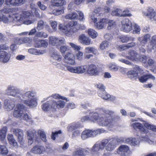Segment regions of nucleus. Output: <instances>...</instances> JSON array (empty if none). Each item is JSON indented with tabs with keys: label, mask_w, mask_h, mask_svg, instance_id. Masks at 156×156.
Returning a JSON list of instances; mask_svg holds the SVG:
<instances>
[{
	"label": "nucleus",
	"mask_w": 156,
	"mask_h": 156,
	"mask_svg": "<svg viewBox=\"0 0 156 156\" xmlns=\"http://www.w3.org/2000/svg\"><path fill=\"white\" fill-rule=\"evenodd\" d=\"M5 94L9 96L16 98L19 102H22L30 108L36 107L37 105L36 98L37 93L35 90H29L22 94L20 90L13 85H9L5 90Z\"/></svg>",
	"instance_id": "f257e3e1"
},
{
	"label": "nucleus",
	"mask_w": 156,
	"mask_h": 156,
	"mask_svg": "<svg viewBox=\"0 0 156 156\" xmlns=\"http://www.w3.org/2000/svg\"><path fill=\"white\" fill-rule=\"evenodd\" d=\"M97 112H89L90 121L93 122H97L101 126L111 127L114 125L113 123L109 122V117L106 116V115L113 113L112 112L108 111L104 108H97Z\"/></svg>",
	"instance_id": "f03ea898"
},
{
	"label": "nucleus",
	"mask_w": 156,
	"mask_h": 156,
	"mask_svg": "<svg viewBox=\"0 0 156 156\" xmlns=\"http://www.w3.org/2000/svg\"><path fill=\"white\" fill-rule=\"evenodd\" d=\"M102 9L101 7H98L94 9L90 14V18L94 24V27L98 29H101L105 27L108 20L107 19L103 18L100 19V20L97 22L98 19V16H102L103 14L101 12Z\"/></svg>",
	"instance_id": "7ed1b4c3"
},
{
	"label": "nucleus",
	"mask_w": 156,
	"mask_h": 156,
	"mask_svg": "<svg viewBox=\"0 0 156 156\" xmlns=\"http://www.w3.org/2000/svg\"><path fill=\"white\" fill-rule=\"evenodd\" d=\"M16 8H4L0 11V22L3 21L5 23L16 22Z\"/></svg>",
	"instance_id": "20e7f679"
},
{
	"label": "nucleus",
	"mask_w": 156,
	"mask_h": 156,
	"mask_svg": "<svg viewBox=\"0 0 156 156\" xmlns=\"http://www.w3.org/2000/svg\"><path fill=\"white\" fill-rule=\"evenodd\" d=\"M27 134L28 143L29 144H32L34 140L37 141L38 142H40V138L44 142H46L47 141L45 132L41 129H39L37 132L34 129L28 130Z\"/></svg>",
	"instance_id": "39448f33"
},
{
	"label": "nucleus",
	"mask_w": 156,
	"mask_h": 156,
	"mask_svg": "<svg viewBox=\"0 0 156 156\" xmlns=\"http://www.w3.org/2000/svg\"><path fill=\"white\" fill-rule=\"evenodd\" d=\"M58 29L66 35L71 36L80 29V24H78L77 21H70L66 26L60 24L58 25Z\"/></svg>",
	"instance_id": "423d86ee"
},
{
	"label": "nucleus",
	"mask_w": 156,
	"mask_h": 156,
	"mask_svg": "<svg viewBox=\"0 0 156 156\" xmlns=\"http://www.w3.org/2000/svg\"><path fill=\"white\" fill-rule=\"evenodd\" d=\"M16 22L26 25H29L34 22L35 20L33 18V16L30 12L28 11L19 12L16 9Z\"/></svg>",
	"instance_id": "0eeeda50"
},
{
	"label": "nucleus",
	"mask_w": 156,
	"mask_h": 156,
	"mask_svg": "<svg viewBox=\"0 0 156 156\" xmlns=\"http://www.w3.org/2000/svg\"><path fill=\"white\" fill-rule=\"evenodd\" d=\"M65 102L62 100L56 101L55 100H48L42 105V109L44 111H47L50 110L54 111L57 108H62L65 105Z\"/></svg>",
	"instance_id": "6e6552de"
},
{
	"label": "nucleus",
	"mask_w": 156,
	"mask_h": 156,
	"mask_svg": "<svg viewBox=\"0 0 156 156\" xmlns=\"http://www.w3.org/2000/svg\"><path fill=\"white\" fill-rule=\"evenodd\" d=\"M58 67L60 66V68L62 70H68L69 72L74 73L82 74L85 73L87 70V67L86 65H82L76 66H65L63 64H57Z\"/></svg>",
	"instance_id": "1a4fd4ad"
},
{
	"label": "nucleus",
	"mask_w": 156,
	"mask_h": 156,
	"mask_svg": "<svg viewBox=\"0 0 156 156\" xmlns=\"http://www.w3.org/2000/svg\"><path fill=\"white\" fill-rule=\"evenodd\" d=\"M105 130L103 129H98L95 130L85 129L81 133V137L83 140H85L87 138L95 136L98 134L105 132Z\"/></svg>",
	"instance_id": "9d476101"
},
{
	"label": "nucleus",
	"mask_w": 156,
	"mask_h": 156,
	"mask_svg": "<svg viewBox=\"0 0 156 156\" xmlns=\"http://www.w3.org/2000/svg\"><path fill=\"white\" fill-rule=\"evenodd\" d=\"M115 140L114 138L103 140V149H105L107 151H112L115 148Z\"/></svg>",
	"instance_id": "9b49d317"
},
{
	"label": "nucleus",
	"mask_w": 156,
	"mask_h": 156,
	"mask_svg": "<svg viewBox=\"0 0 156 156\" xmlns=\"http://www.w3.org/2000/svg\"><path fill=\"white\" fill-rule=\"evenodd\" d=\"M49 43L53 46L59 47L62 44H65L66 41L63 37H56L55 36L49 37Z\"/></svg>",
	"instance_id": "f8f14e48"
},
{
	"label": "nucleus",
	"mask_w": 156,
	"mask_h": 156,
	"mask_svg": "<svg viewBox=\"0 0 156 156\" xmlns=\"http://www.w3.org/2000/svg\"><path fill=\"white\" fill-rule=\"evenodd\" d=\"M25 110V106L23 104H17L15 108L13 113V116L19 119H23V112Z\"/></svg>",
	"instance_id": "ddd939ff"
},
{
	"label": "nucleus",
	"mask_w": 156,
	"mask_h": 156,
	"mask_svg": "<svg viewBox=\"0 0 156 156\" xmlns=\"http://www.w3.org/2000/svg\"><path fill=\"white\" fill-rule=\"evenodd\" d=\"M121 29L124 32L129 33L133 29L132 23L128 19H125L121 21Z\"/></svg>",
	"instance_id": "4468645a"
},
{
	"label": "nucleus",
	"mask_w": 156,
	"mask_h": 156,
	"mask_svg": "<svg viewBox=\"0 0 156 156\" xmlns=\"http://www.w3.org/2000/svg\"><path fill=\"white\" fill-rule=\"evenodd\" d=\"M131 152L129 150V147L126 145H120L115 154H119L120 156H126L128 154H130Z\"/></svg>",
	"instance_id": "2eb2a0df"
},
{
	"label": "nucleus",
	"mask_w": 156,
	"mask_h": 156,
	"mask_svg": "<svg viewBox=\"0 0 156 156\" xmlns=\"http://www.w3.org/2000/svg\"><path fill=\"white\" fill-rule=\"evenodd\" d=\"M100 72L98 66L94 64H90L88 65L87 69V73L90 76L98 75Z\"/></svg>",
	"instance_id": "dca6fc26"
},
{
	"label": "nucleus",
	"mask_w": 156,
	"mask_h": 156,
	"mask_svg": "<svg viewBox=\"0 0 156 156\" xmlns=\"http://www.w3.org/2000/svg\"><path fill=\"white\" fill-rule=\"evenodd\" d=\"M142 13L144 16L150 18L152 20L156 21V12L152 7H147L146 12H143Z\"/></svg>",
	"instance_id": "f3484780"
},
{
	"label": "nucleus",
	"mask_w": 156,
	"mask_h": 156,
	"mask_svg": "<svg viewBox=\"0 0 156 156\" xmlns=\"http://www.w3.org/2000/svg\"><path fill=\"white\" fill-rule=\"evenodd\" d=\"M139 55L134 50H131L129 51L128 55L125 56L126 59L132 61L138 62L139 61Z\"/></svg>",
	"instance_id": "a211bd4d"
},
{
	"label": "nucleus",
	"mask_w": 156,
	"mask_h": 156,
	"mask_svg": "<svg viewBox=\"0 0 156 156\" xmlns=\"http://www.w3.org/2000/svg\"><path fill=\"white\" fill-rule=\"evenodd\" d=\"M16 105L15 99H6L4 101V108L8 111L11 110Z\"/></svg>",
	"instance_id": "6ab92c4d"
},
{
	"label": "nucleus",
	"mask_w": 156,
	"mask_h": 156,
	"mask_svg": "<svg viewBox=\"0 0 156 156\" xmlns=\"http://www.w3.org/2000/svg\"><path fill=\"white\" fill-rule=\"evenodd\" d=\"M108 111H110V110H108ZM112 111L113 113L110 115H109V114H107V115H106V116L107 117H109V121L112 123L114 125L113 126L111 127V128H108V127H107L108 129L110 130H112L113 128H114V127H115V126H117V123L116 122L119 121V120H120L121 119V118L120 116H115L114 117L111 116L113 114L115 113V112L114 111Z\"/></svg>",
	"instance_id": "aec40b11"
},
{
	"label": "nucleus",
	"mask_w": 156,
	"mask_h": 156,
	"mask_svg": "<svg viewBox=\"0 0 156 156\" xmlns=\"http://www.w3.org/2000/svg\"><path fill=\"white\" fill-rule=\"evenodd\" d=\"M65 61L68 64L75 65L76 62L75 56L72 53H67L64 56Z\"/></svg>",
	"instance_id": "412c9836"
},
{
	"label": "nucleus",
	"mask_w": 156,
	"mask_h": 156,
	"mask_svg": "<svg viewBox=\"0 0 156 156\" xmlns=\"http://www.w3.org/2000/svg\"><path fill=\"white\" fill-rule=\"evenodd\" d=\"M11 55L9 52L5 51H0V61L5 63L10 59Z\"/></svg>",
	"instance_id": "4be33fe9"
},
{
	"label": "nucleus",
	"mask_w": 156,
	"mask_h": 156,
	"mask_svg": "<svg viewBox=\"0 0 156 156\" xmlns=\"http://www.w3.org/2000/svg\"><path fill=\"white\" fill-rule=\"evenodd\" d=\"M12 132L14 135L17 137L18 142L20 143L22 142L23 138V130L20 129L16 128L13 129Z\"/></svg>",
	"instance_id": "5701e85b"
},
{
	"label": "nucleus",
	"mask_w": 156,
	"mask_h": 156,
	"mask_svg": "<svg viewBox=\"0 0 156 156\" xmlns=\"http://www.w3.org/2000/svg\"><path fill=\"white\" fill-rule=\"evenodd\" d=\"M85 153H88V150L83 149L80 147L75 148L73 152L72 156H84Z\"/></svg>",
	"instance_id": "b1692460"
},
{
	"label": "nucleus",
	"mask_w": 156,
	"mask_h": 156,
	"mask_svg": "<svg viewBox=\"0 0 156 156\" xmlns=\"http://www.w3.org/2000/svg\"><path fill=\"white\" fill-rule=\"evenodd\" d=\"M51 61L53 63L60 62L62 59V56L60 55L58 52L56 51H52L51 52Z\"/></svg>",
	"instance_id": "393cba45"
},
{
	"label": "nucleus",
	"mask_w": 156,
	"mask_h": 156,
	"mask_svg": "<svg viewBox=\"0 0 156 156\" xmlns=\"http://www.w3.org/2000/svg\"><path fill=\"white\" fill-rule=\"evenodd\" d=\"M44 151V147L41 145H36L30 150V152L34 154H43Z\"/></svg>",
	"instance_id": "a878e982"
},
{
	"label": "nucleus",
	"mask_w": 156,
	"mask_h": 156,
	"mask_svg": "<svg viewBox=\"0 0 156 156\" xmlns=\"http://www.w3.org/2000/svg\"><path fill=\"white\" fill-rule=\"evenodd\" d=\"M45 28L46 30H49L50 27L47 23L44 22L42 20H39L37 24V28L38 30H43Z\"/></svg>",
	"instance_id": "bb28decb"
},
{
	"label": "nucleus",
	"mask_w": 156,
	"mask_h": 156,
	"mask_svg": "<svg viewBox=\"0 0 156 156\" xmlns=\"http://www.w3.org/2000/svg\"><path fill=\"white\" fill-rule=\"evenodd\" d=\"M99 96L103 99H105V100L109 99L110 100H113V99H115L114 97H111L110 95L107 93L105 90V86L103 87V89L101 90V91L99 92Z\"/></svg>",
	"instance_id": "cd10ccee"
},
{
	"label": "nucleus",
	"mask_w": 156,
	"mask_h": 156,
	"mask_svg": "<svg viewBox=\"0 0 156 156\" xmlns=\"http://www.w3.org/2000/svg\"><path fill=\"white\" fill-rule=\"evenodd\" d=\"M79 41L82 44L86 45H89L91 43V40L88 37L84 34H81L80 35L79 38Z\"/></svg>",
	"instance_id": "c85d7f7f"
},
{
	"label": "nucleus",
	"mask_w": 156,
	"mask_h": 156,
	"mask_svg": "<svg viewBox=\"0 0 156 156\" xmlns=\"http://www.w3.org/2000/svg\"><path fill=\"white\" fill-rule=\"evenodd\" d=\"M131 126L134 129L138 128L142 132L144 133H147L148 132V130L146 129L145 128H144L142 124L139 122L131 123Z\"/></svg>",
	"instance_id": "c756f323"
},
{
	"label": "nucleus",
	"mask_w": 156,
	"mask_h": 156,
	"mask_svg": "<svg viewBox=\"0 0 156 156\" xmlns=\"http://www.w3.org/2000/svg\"><path fill=\"white\" fill-rule=\"evenodd\" d=\"M118 38L120 40L122 43H125L131 41H134L135 38L131 36H126V35H121V36H118Z\"/></svg>",
	"instance_id": "7c9ffc66"
},
{
	"label": "nucleus",
	"mask_w": 156,
	"mask_h": 156,
	"mask_svg": "<svg viewBox=\"0 0 156 156\" xmlns=\"http://www.w3.org/2000/svg\"><path fill=\"white\" fill-rule=\"evenodd\" d=\"M103 140H102L100 143H95L91 148V152L92 153H95V152H97L98 151H100V150H103Z\"/></svg>",
	"instance_id": "2f4dec72"
},
{
	"label": "nucleus",
	"mask_w": 156,
	"mask_h": 156,
	"mask_svg": "<svg viewBox=\"0 0 156 156\" xmlns=\"http://www.w3.org/2000/svg\"><path fill=\"white\" fill-rule=\"evenodd\" d=\"M51 5L54 6H61L65 5L66 4L65 0H51Z\"/></svg>",
	"instance_id": "473e14b6"
},
{
	"label": "nucleus",
	"mask_w": 156,
	"mask_h": 156,
	"mask_svg": "<svg viewBox=\"0 0 156 156\" xmlns=\"http://www.w3.org/2000/svg\"><path fill=\"white\" fill-rule=\"evenodd\" d=\"M126 142L132 146H136L139 144L140 142L139 140L136 138H129L125 140Z\"/></svg>",
	"instance_id": "72a5a7b5"
},
{
	"label": "nucleus",
	"mask_w": 156,
	"mask_h": 156,
	"mask_svg": "<svg viewBox=\"0 0 156 156\" xmlns=\"http://www.w3.org/2000/svg\"><path fill=\"white\" fill-rule=\"evenodd\" d=\"M52 98H55V99H62L63 100H65L66 101H68L69 100H68L67 98L66 97H64V96H62L58 94H52L51 96H49V97H47L46 99H49V100H51V99H53Z\"/></svg>",
	"instance_id": "f704fd0d"
},
{
	"label": "nucleus",
	"mask_w": 156,
	"mask_h": 156,
	"mask_svg": "<svg viewBox=\"0 0 156 156\" xmlns=\"http://www.w3.org/2000/svg\"><path fill=\"white\" fill-rule=\"evenodd\" d=\"M7 139L11 145H13L14 147H17L18 144L16 140L14 138V136L12 134L9 133L7 135Z\"/></svg>",
	"instance_id": "c9c22d12"
},
{
	"label": "nucleus",
	"mask_w": 156,
	"mask_h": 156,
	"mask_svg": "<svg viewBox=\"0 0 156 156\" xmlns=\"http://www.w3.org/2000/svg\"><path fill=\"white\" fill-rule=\"evenodd\" d=\"M7 139L11 145H13L14 147H17L18 144L16 140L14 138V136L12 134L9 133L7 135Z\"/></svg>",
	"instance_id": "e433bc0d"
},
{
	"label": "nucleus",
	"mask_w": 156,
	"mask_h": 156,
	"mask_svg": "<svg viewBox=\"0 0 156 156\" xmlns=\"http://www.w3.org/2000/svg\"><path fill=\"white\" fill-rule=\"evenodd\" d=\"M48 45V42L44 40H37L35 43V47L38 48L46 47Z\"/></svg>",
	"instance_id": "4c0bfd02"
},
{
	"label": "nucleus",
	"mask_w": 156,
	"mask_h": 156,
	"mask_svg": "<svg viewBox=\"0 0 156 156\" xmlns=\"http://www.w3.org/2000/svg\"><path fill=\"white\" fill-rule=\"evenodd\" d=\"M151 79L153 81L155 80V78L154 76H152L151 74H147L144 75L140 77L139 78V80L140 82H145L148 79Z\"/></svg>",
	"instance_id": "58836bf2"
},
{
	"label": "nucleus",
	"mask_w": 156,
	"mask_h": 156,
	"mask_svg": "<svg viewBox=\"0 0 156 156\" xmlns=\"http://www.w3.org/2000/svg\"><path fill=\"white\" fill-rule=\"evenodd\" d=\"M80 124L78 123H73L68 125L67 127V130L69 131L73 132L78 128H80Z\"/></svg>",
	"instance_id": "ea45409f"
},
{
	"label": "nucleus",
	"mask_w": 156,
	"mask_h": 156,
	"mask_svg": "<svg viewBox=\"0 0 156 156\" xmlns=\"http://www.w3.org/2000/svg\"><path fill=\"white\" fill-rule=\"evenodd\" d=\"M28 52L29 53L33 55H40L44 54L45 53L46 51L45 50H37V49L31 48L29 49Z\"/></svg>",
	"instance_id": "a19ab883"
},
{
	"label": "nucleus",
	"mask_w": 156,
	"mask_h": 156,
	"mask_svg": "<svg viewBox=\"0 0 156 156\" xmlns=\"http://www.w3.org/2000/svg\"><path fill=\"white\" fill-rule=\"evenodd\" d=\"M31 42V39L29 37H26L24 38H17L16 39L15 42L17 44H20L23 43H30Z\"/></svg>",
	"instance_id": "79ce46f5"
},
{
	"label": "nucleus",
	"mask_w": 156,
	"mask_h": 156,
	"mask_svg": "<svg viewBox=\"0 0 156 156\" xmlns=\"http://www.w3.org/2000/svg\"><path fill=\"white\" fill-rule=\"evenodd\" d=\"M8 131L7 127H4L0 130V140L4 141L5 140L6 135Z\"/></svg>",
	"instance_id": "37998d69"
},
{
	"label": "nucleus",
	"mask_w": 156,
	"mask_h": 156,
	"mask_svg": "<svg viewBox=\"0 0 156 156\" xmlns=\"http://www.w3.org/2000/svg\"><path fill=\"white\" fill-rule=\"evenodd\" d=\"M150 37V34H146L143 37H138L137 40L139 42H140L142 44H144L145 45L147 43L148 40L149 39Z\"/></svg>",
	"instance_id": "c03bdc74"
},
{
	"label": "nucleus",
	"mask_w": 156,
	"mask_h": 156,
	"mask_svg": "<svg viewBox=\"0 0 156 156\" xmlns=\"http://www.w3.org/2000/svg\"><path fill=\"white\" fill-rule=\"evenodd\" d=\"M64 13V7H62L60 9H54L52 12H49L48 13L50 14H53L56 16L61 15Z\"/></svg>",
	"instance_id": "a18cd8bd"
},
{
	"label": "nucleus",
	"mask_w": 156,
	"mask_h": 156,
	"mask_svg": "<svg viewBox=\"0 0 156 156\" xmlns=\"http://www.w3.org/2000/svg\"><path fill=\"white\" fill-rule=\"evenodd\" d=\"M138 75V73L135 70H130L127 73V76L128 77L133 80L136 79Z\"/></svg>",
	"instance_id": "49530a36"
},
{
	"label": "nucleus",
	"mask_w": 156,
	"mask_h": 156,
	"mask_svg": "<svg viewBox=\"0 0 156 156\" xmlns=\"http://www.w3.org/2000/svg\"><path fill=\"white\" fill-rule=\"evenodd\" d=\"M143 124L145 127L148 129H151L154 131H156V126L155 125L151 124L147 122L143 121Z\"/></svg>",
	"instance_id": "de8ad7c7"
},
{
	"label": "nucleus",
	"mask_w": 156,
	"mask_h": 156,
	"mask_svg": "<svg viewBox=\"0 0 156 156\" xmlns=\"http://www.w3.org/2000/svg\"><path fill=\"white\" fill-rule=\"evenodd\" d=\"M85 52L86 53H93L96 55L98 52V50L93 47H87L85 49Z\"/></svg>",
	"instance_id": "09e8293b"
},
{
	"label": "nucleus",
	"mask_w": 156,
	"mask_h": 156,
	"mask_svg": "<svg viewBox=\"0 0 156 156\" xmlns=\"http://www.w3.org/2000/svg\"><path fill=\"white\" fill-rule=\"evenodd\" d=\"M9 153L8 148L5 145H0V154L2 155H5Z\"/></svg>",
	"instance_id": "8fccbe9b"
},
{
	"label": "nucleus",
	"mask_w": 156,
	"mask_h": 156,
	"mask_svg": "<svg viewBox=\"0 0 156 156\" xmlns=\"http://www.w3.org/2000/svg\"><path fill=\"white\" fill-rule=\"evenodd\" d=\"M151 47L149 48L150 50L154 49L156 48V35H154L152 37V39L150 42Z\"/></svg>",
	"instance_id": "3c124183"
},
{
	"label": "nucleus",
	"mask_w": 156,
	"mask_h": 156,
	"mask_svg": "<svg viewBox=\"0 0 156 156\" xmlns=\"http://www.w3.org/2000/svg\"><path fill=\"white\" fill-rule=\"evenodd\" d=\"M78 17V14L76 12H73L71 13L68 14L65 16L66 19H76Z\"/></svg>",
	"instance_id": "603ef678"
},
{
	"label": "nucleus",
	"mask_w": 156,
	"mask_h": 156,
	"mask_svg": "<svg viewBox=\"0 0 156 156\" xmlns=\"http://www.w3.org/2000/svg\"><path fill=\"white\" fill-rule=\"evenodd\" d=\"M88 34L92 38H95L98 35V33L95 30L92 29H88Z\"/></svg>",
	"instance_id": "864d4df0"
},
{
	"label": "nucleus",
	"mask_w": 156,
	"mask_h": 156,
	"mask_svg": "<svg viewBox=\"0 0 156 156\" xmlns=\"http://www.w3.org/2000/svg\"><path fill=\"white\" fill-rule=\"evenodd\" d=\"M108 22L107 23H108V29H111L112 28H113V27H115L116 25V23L115 21H114L113 20H108L107 19Z\"/></svg>",
	"instance_id": "5fc2aeb1"
},
{
	"label": "nucleus",
	"mask_w": 156,
	"mask_h": 156,
	"mask_svg": "<svg viewBox=\"0 0 156 156\" xmlns=\"http://www.w3.org/2000/svg\"><path fill=\"white\" fill-rule=\"evenodd\" d=\"M122 12V9H115L112 11L111 15L113 16H117L121 17V13Z\"/></svg>",
	"instance_id": "6e6d98bb"
},
{
	"label": "nucleus",
	"mask_w": 156,
	"mask_h": 156,
	"mask_svg": "<svg viewBox=\"0 0 156 156\" xmlns=\"http://www.w3.org/2000/svg\"><path fill=\"white\" fill-rule=\"evenodd\" d=\"M133 29L132 30V32L133 34H139L140 33V29L137 25L136 24H134L133 25L132 24Z\"/></svg>",
	"instance_id": "4d7b16f0"
},
{
	"label": "nucleus",
	"mask_w": 156,
	"mask_h": 156,
	"mask_svg": "<svg viewBox=\"0 0 156 156\" xmlns=\"http://www.w3.org/2000/svg\"><path fill=\"white\" fill-rule=\"evenodd\" d=\"M25 108H24V111L23 112L22 119L27 121H29V120L32 119V115L30 114H28V113H25Z\"/></svg>",
	"instance_id": "13d9d810"
},
{
	"label": "nucleus",
	"mask_w": 156,
	"mask_h": 156,
	"mask_svg": "<svg viewBox=\"0 0 156 156\" xmlns=\"http://www.w3.org/2000/svg\"><path fill=\"white\" fill-rule=\"evenodd\" d=\"M36 36L38 37L47 38L48 36V34L45 32H37L36 33Z\"/></svg>",
	"instance_id": "bf43d9fd"
},
{
	"label": "nucleus",
	"mask_w": 156,
	"mask_h": 156,
	"mask_svg": "<svg viewBox=\"0 0 156 156\" xmlns=\"http://www.w3.org/2000/svg\"><path fill=\"white\" fill-rule=\"evenodd\" d=\"M73 1L76 4L79 5L82 3V2H85V1L87 3H90V2L94 3V2H96V0H73Z\"/></svg>",
	"instance_id": "052dcab7"
},
{
	"label": "nucleus",
	"mask_w": 156,
	"mask_h": 156,
	"mask_svg": "<svg viewBox=\"0 0 156 156\" xmlns=\"http://www.w3.org/2000/svg\"><path fill=\"white\" fill-rule=\"evenodd\" d=\"M109 46V43L107 41H104L100 44V48L101 50H104Z\"/></svg>",
	"instance_id": "680f3d73"
},
{
	"label": "nucleus",
	"mask_w": 156,
	"mask_h": 156,
	"mask_svg": "<svg viewBox=\"0 0 156 156\" xmlns=\"http://www.w3.org/2000/svg\"><path fill=\"white\" fill-rule=\"evenodd\" d=\"M132 16L131 13H130L129 10L128 9L123 10L122 11L121 10V17L122 16Z\"/></svg>",
	"instance_id": "e2e57ef3"
},
{
	"label": "nucleus",
	"mask_w": 156,
	"mask_h": 156,
	"mask_svg": "<svg viewBox=\"0 0 156 156\" xmlns=\"http://www.w3.org/2000/svg\"><path fill=\"white\" fill-rule=\"evenodd\" d=\"M62 132L60 130L52 132L51 138L53 140H55L56 137L58 136V134H61Z\"/></svg>",
	"instance_id": "0e129e2a"
},
{
	"label": "nucleus",
	"mask_w": 156,
	"mask_h": 156,
	"mask_svg": "<svg viewBox=\"0 0 156 156\" xmlns=\"http://www.w3.org/2000/svg\"><path fill=\"white\" fill-rule=\"evenodd\" d=\"M81 134V131L80 130H76L73 131L72 135V137L73 138H75V137H77L78 136H80Z\"/></svg>",
	"instance_id": "69168bd1"
},
{
	"label": "nucleus",
	"mask_w": 156,
	"mask_h": 156,
	"mask_svg": "<svg viewBox=\"0 0 156 156\" xmlns=\"http://www.w3.org/2000/svg\"><path fill=\"white\" fill-rule=\"evenodd\" d=\"M69 44L71 46V47L73 48L75 50L79 51L80 50L81 47L80 46H77L76 44H75L73 43H69Z\"/></svg>",
	"instance_id": "338daca9"
},
{
	"label": "nucleus",
	"mask_w": 156,
	"mask_h": 156,
	"mask_svg": "<svg viewBox=\"0 0 156 156\" xmlns=\"http://www.w3.org/2000/svg\"><path fill=\"white\" fill-rule=\"evenodd\" d=\"M76 56L78 60H82L83 57V53L81 51H78L76 54Z\"/></svg>",
	"instance_id": "774afa93"
}]
</instances>
